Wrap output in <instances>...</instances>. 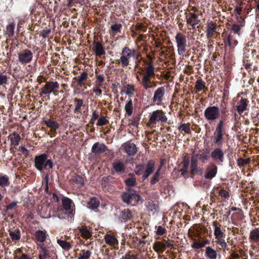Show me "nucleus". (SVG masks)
Returning a JSON list of instances; mask_svg holds the SVG:
<instances>
[{
  "label": "nucleus",
  "mask_w": 259,
  "mask_h": 259,
  "mask_svg": "<svg viewBox=\"0 0 259 259\" xmlns=\"http://www.w3.org/2000/svg\"><path fill=\"white\" fill-rule=\"evenodd\" d=\"M34 162L36 168L39 171H41L48 167L51 169L53 166L52 160L48 159V155L45 153L35 156Z\"/></svg>",
  "instance_id": "obj_1"
},
{
  "label": "nucleus",
  "mask_w": 259,
  "mask_h": 259,
  "mask_svg": "<svg viewBox=\"0 0 259 259\" xmlns=\"http://www.w3.org/2000/svg\"><path fill=\"white\" fill-rule=\"evenodd\" d=\"M149 118V125H153L159 122H165L167 120L165 113L162 110H157L150 113Z\"/></svg>",
  "instance_id": "obj_2"
},
{
  "label": "nucleus",
  "mask_w": 259,
  "mask_h": 259,
  "mask_svg": "<svg viewBox=\"0 0 259 259\" xmlns=\"http://www.w3.org/2000/svg\"><path fill=\"white\" fill-rule=\"evenodd\" d=\"M137 56L136 51L131 50L127 47H124L121 51V56L119 59L120 62L122 67H126L129 65L130 59Z\"/></svg>",
  "instance_id": "obj_3"
},
{
  "label": "nucleus",
  "mask_w": 259,
  "mask_h": 259,
  "mask_svg": "<svg viewBox=\"0 0 259 259\" xmlns=\"http://www.w3.org/2000/svg\"><path fill=\"white\" fill-rule=\"evenodd\" d=\"M175 40L179 54L183 55L186 51L187 46V40L186 35L181 32H178L175 36Z\"/></svg>",
  "instance_id": "obj_4"
},
{
  "label": "nucleus",
  "mask_w": 259,
  "mask_h": 259,
  "mask_svg": "<svg viewBox=\"0 0 259 259\" xmlns=\"http://www.w3.org/2000/svg\"><path fill=\"white\" fill-rule=\"evenodd\" d=\"M121 198L124 202L132 205H136L139 201L141 200L140 195L134 190L124 193Z\"/></svg>",
  "instance_id": "obj_5"
},
{
  "label": "nucleus",
  "mask_w": 259,
  "mask_h": 259,
  "mask_svg": "<svg viewBox=\"0 0 259 259\" xmlns=\"http://www.w3.org/2000/svg\"><path fill=\"white\" fill-rule=\"evenodd\" d=\"M206 120L213 121L218 119L220 116V110L218 106H209L206 108L204 112Z\"/></svg>",
  "instance_id": "obj_6"
},
{
  "label": "nucleus",
  "mask_w": 259,
  "mask_h": 259,
  "mask_svg": "<svg viewBox=\"0 0 259 259\" xmlns=\"http://www.w3.org/2000/svg\"><path fill=\"white\" fill-rule=\"evenodd\" d=\"M33 58V53L28 49H24L20 51L18 54L19 62L22 65H25L30 63Z\"/></svg>",
  "instance_id": "obj_7"
},
{
  "label": "nucleus",
  "mask_w": 259,
  "mask_h": 259,
  "mask_svg": "<svg viewBox=\"0 0 259 259\" xmlns=\"http://www.w3.org/2000/svg\"><path fill=\"white\" fill-rule=\"evenodd\" d=\"M165 94V88L163 87L158 88L155 92L152 100L154 104L159 105L161 104Z\"/></svg>",
  "instance_id": "obj_8"
},
{
  "label": "nucleus",
  "mask_w": 259,
  "mask_h": 259,
  "mask_svg": "<svg viewBox=\"0 0 259 259\" xmlns=\"http://www.w3.org/2000/svg\"><path fill=\"white\" fill-rule=\"evenodd\" d=\"M59 84L57 81L47 82L41 89V94L49 95L53 93L54 90L59 88Z\"/></svg>",
  "instance_id": "obj_9"
},
{
  "label": "nucleus",
  "mask_w": 259,
  "mask_h": 259,
  "mask_svg": "<svg viewBox=\"0 0 259 259\" xmlns=\"http://www.w3.org/2000/svg\"><path fill=\"white\" fill-rule=\"evenodd\" d=\"M211 157L219 164H221L224 161V153L223 150L219 148L215 149L211 152Z\"/></svg>",
  "instance_id": "obj_10"
},
{
  "label": "nucleus",
  "mask_w": 259,
  "mask_h": 259,
  "mask_svg": "<svg viewBox=\"0 0 259 259\" xmlns=\"http://www.w3.org/2000/svg\"><path fill=\"white\" fill-rule=\"evenodd\" d=\"M187 24L195 28V26L198 24L200 20L198 16L194 13H186Z\"/></svg>",
  "instance_id": "obj_11"
},
{
  "label": "nucleus",
  "mask_w": 259,
  "mask_h": 259,
  "mask_svg": "<svg viewBox=\"0 0 259 259\" xmlns=\"http://www.w3.org/2000/svg\"><path fill=\"white\" fill-rule=\"evenodd\" d=\"M121 147L128 155H134L137 152V147L134 143H124L121 146Z\"/></svg>",
  "instance_id": "obj_12"
},
{
  "label": "nucleus",
  "mask_w": 259,
  "mask_h": 259,
  "mask_svg": "<svg viewBox=\"0 0 259 259\" xmlns=\"http://www.w3.org/2000/svg\"><path fill=\"white\" fill-rule=\"evenodd\" d=\"M206 33L208 38L212 37L217 30V24L212 21H208L206 23Z\"/></svg>",
  "instance_id": "obj_13"
},
{
  "label": "nucleus",
  "mask_w": 259,
  "mask_h": 259,
  "mask_svg": "<svg viewBox=\"0 0 259 259\" xmlns=\"http://www.w3.org/2000/svg\"><path fill=\"white\" fill-rule=\"evenodd\" d=\"M62 206L64 209L66 210H70L69 214L73 216V208L74 207V204L72 201L69 198L64 197L62 199Z\"/></svg>",
  "instance_id": "obj_14"
},
{
  "label": "nucleus",
  "mask_w": 259,
  "mask_h": 259,
  "mask_svg": "<svg viewBox=\"0 0 259 259\" xmlns=\"http://www.w3.org/2000/svg\"><path fill=\"white\" fill-rule=\"evenodd\" d=\"M218 168L214 163H211L206 168L205 178L212 179L217 174Z\"/></svg>",
  "instance_id": "obj_15"
},
{
  "label": "nucleus",
  "mask_w": 259,
  "mask_h": 259,
  "mask_svg": "<svg viewBox=\"0 0 259 259\" xmlns=\"http://www.w3.org/2000/svg\"><path fill=\"white\" fill-rule=\"evenodd\" d=\"M107 150L106 146L102 143L97 142L92 147V152L97 155L104 152Z\"/></svg>",
  "instance_id": "obj_16"
},
{
  "label": "nucleus",
  "mask_w": 259,
  "mask_h": 259,
  "mask_svg": "<svg viewBox=\"0 0 259 259\" xmlns=\"http://www.w3.org/2000/svg\"><path fill=\"white\" fill-rule=\"evenodd\" d=\"M248 103V101L246 99L242 98L241 99L240 101L237 103L236 108L238 114L241 115L247 109Z\"/></svg>",
  "instance_id": "obj_17"
},
{
  "label": "nucleus",
  "mask_w": 259,
  "mask_h": 259,
  "mask_svg": "<svg viewBox=\"0 0 259 259\" xmlns=\"http://www.w3.org/2000/svg\"><path fill=\"white\" fill-rule=\"evenodd\" d=\"M93 45V50L96 56L101 57L105 54V51L101 42L94 41Z\"/></svg>",
  "instance_id": "obj_18"
},
{
  "label": "nucleus",
  "mask_w": 259,
  "mask_h": 259,
  "mask_svg": "<svg viewBox=\"0 0 259 259\" xmlns=\"http://www.w3.org/2000/svg\"><path fill=\"white\" fill-rule=\"evenodd\" d=\"M105 242L113 248H117L118 245V240L110 234H106L104 236Z\"/></svg>",
  "instance_id": "obj_19"
},
{
  "label": "nucleus",
  "mask_w": 259,
  "mask_h": 259,
  "mask_svg": "<svg viewBox=\"0 0 259 259\" xmlns=\"http://www.w3.org/2000/svg\"><path fill=\"white\" fill-rule=\"evenodd\" d=\"M155 162L153 160H149L146 166L145 172L143 176L144 179H147L149 176L151 174L154 170Z\"/></svg>",
  "instance_id": "obj_20"
},
{
  "label": "nucleus",
  "mask_w": 259,
  "mask_h": 259,
  "mask_svg": "<svg viewBox=\"0 0 259 259\" xmlns=\"http://www.w3.org/2000/svg\"><path fill=\"white\" fill-rule=\"evenodd\" d=\"M197 156L193 155L191 160V171L193 174L201 173V169H198L197 167Z\"/></svg>",
  "instance_id": "obj_21"
},
{
  "label": "nucleus",
  "mask_w": 259,
  "mask_h": 259,
  "mask_svg": "<svg viewBox=\"0 0 259 259\" xmlns=\"http://www.w3.org/2000/svg\"><path fill=\"white\" fill-rule=\"evenodd\" d=\"M9 139L10 141L11 145L17 146L21 140V137L19 134L13 132L9 135Z\"/></svg>",
  "instance_id": "obj_22"
},
{
  "label": "nucleus",
  "mask_w": 259,
  "mask_h": 259,
  "mask_svg": "<svg viewBox=\"0 0 259 259\" xmlns=\"http://www.w3.org/2000/svg\"><path fill=\"white\" fill-rule=\"evenodd\" d=\"M145 72L144 75L150 77H154L155 76L154 71V67L152 62H150L148 65L145 68Z\"/></svg>",
  "instance_id": "obj_23"
},
{
  "label": "nucleus",
  "mask_w": 259,
  "mask_h": 259,
  "mask_svg": "<svg viewBox=\"0 0 259 259\" xmlns=\"http://www.w3.org/2000/svg\"><path fill=\"white\" fill-rule=\"evenodd\" d=\"M44 122L47 126L51 128V131L52 132L56 133L57 130L59 127V124L55 121L48 119L44 120Z\"/></svg>",
  "instance_id": "obj_24"
},
{
  "label": "nucleus",
  "mask_w": 259,
  "mask_h": 259,
  "mask_svg": "<svg viewBox=\"0 0 259 259\" xmlns=\"http://www.w3.org/2000/svg\"><path fill=\"white\" fill-rule=\"evenodd\" d=\"M205 256L209 259H216L217 257V251L210 246H208L205 249Z\"/></svg>",
  "instance_id": "obj_25"
},
{
  "label": "nucleus",
  "mask_w": 259,
  "mask_h": 259,
  "mask_svg": "<svg viewBox=\"0 0 259 259\" xmlns=\"http://www.w3.org/2000/svg\"><path fill=\"white\" fill-rule=\"evenodd\" d=\"M100 205V201L95 197L90 198L88 202L87 206L89 208L95 210L97 209Z\"/></svg>",
  "instance_id": "obj_26"
},
{
  "label": "nucleus",
  "mask_w": 259,
  "mask_h": 259,
  "mask_svg": "<svg viewBox=\"0 0 259 259\" xmlns=\"http://www.w3.org/2000/svg\"><path fill=\"white\" fill-rule=\"evenodd\" d=\"M249 238L251 241L259 243V229L256 228L251 231Z\"/></svg>",
  "instance_id": "obj_27"
},
{
  "label": "nucleus",
  "mask_w": 259,
  "mask_h": 259,
  "mask_svg": "<svg viewBox=\"0 0 259 259\" xmlns=\"http://www.w3.org/2000/svg\"><path fill=\"white\" fill-rule=\"evenodd\" d=\"M47 232L46 231H37L35 233L36 240L40 242H43L47 238Z\"/></svg>",
  "instance_id": "obj_28"
},
{
  "label": "nucleus",
  "mask_w": 259,
  "mask_h": 259,
  "mask_svg": "<svg viewBox=\"0 0 259 259\" xmlns=\"http://www.w3.org/2000/svg\"><path fill=\"white\" fill-rule=\"evenodd\" d=\"M195 88L196 92H199L201 91H205L207 90V88L205 86V83L201 79H198L195 82Z\"/></svg>",
  "instance_id": "obj_29"
},
{
  "label": "nucleus",
  "mask_w": 259,
  "mask_h": 259,
  "mask_svg": "<svg viewBox=\"0 0 259 259\" xmlns=\"http://www.w3.org/2000/svg\"><path fill=\"white\" fill-rule=\"evenodd\" d=\"M132 216V212L129 209H123L120 214V218L124 222L131 219Z\"/></svg>",
  "instance_id": "obj_30"
},
{
  "label": "nucleus",
  "mask_w": 259,
  "mask_h": 259,
  "mask_svg": "<svg viewBox=\"0 0 259 259\" xmlns=\"http://www.w3.org/2000/svg\"><path fill=\"white\" fill-rule=\"evenodd\" d=\"M213 225L214 227V235L215 239L225 237V234L222 232L221 229L218 227L215 221L213 222Z\"/></svg>",
  "instance_id": "obj_31"
},
{
  "label": "nucleus",
  "mask_w": 259,
  "mask_h": 259,
  "mask_svg": "<svg viewBox=\"0 0 259 259\" xmlns=\"http://www.w3.org/2000/svg\"><path fill=\"white\" fill-rule=\"evenodd\" d=\"M81 236L85 239H88L91 236V233L85 226H82L79 229Z\"/></svg>",
  "instance_id": "obj_32"
},
{
  "label": "nucleus",
  "mask_w": 259,
  "mask_h": 259,
  "mask_svg": "<svg viewBox=\"0 0 259 259\" xmlns=\"http://www.w3.org/2000/svg\"><path fill=\"white\" fill-rule=\"evenodd\" d=\"M165 245L161 242L157 241L153 244V248L157 253H162L165 249Z\"/></svg>",
  "instance_id": "obj_33"
},
{
  "label": "nucleus",
  "mask_w": 259,
  "mask_h": 259,
  "mask_svg": "<svg viewBox=\"0 0 259 259\" xmlns=\"http://www.w3.org/2000/svg\"><path fill=\"white\" fill-rule=\"evenodd\" d=\"M216 243L220 245L219 249L223 251L229 250V248L227 245V243L225 241V237L220 238L219 239H216Z\"/></svg>",
  "instance_id": "obj_34"
},
{
  "label": "nucleus",
  "mask_w": 259,
  "mask_h": 259,
  "mask_svg": "<svg viewBox=\"0 0 259 259\" xmlns=\"http://www.w3.org/2000/svg\"><path fill=\"white\" fill-rule=\"evenodd\" d=\"M113 167L115 171L123 172L125 170V167L123 162L121 161H115L113 163Z\"/></svg>",
  "instance_id": "obj_35"
},
{
  "label": "nucleus",
  "mask_w": 259,
  "mask_h": 259,
  "mask_svg": "<svg viewBox=\"0 0 259 259\" xmlns=\"http://www.w3.org/2000/svg\"><path fill=\"white\" fill-rule=\"evenodd\" d=\"M111 31L110 33L114 36L118 33H120L121 32V29L122 28V25L121 24H112L111 26Z\"/></svg>",
  "instance_id": "obj_36"
},
{
  "label": "nucleus",
  "mask_w": 259,
  "mask_h": 259,
  "mask_svg": "<svg viewBox=\"0 0 259 259\" xmlns=\"http://www.w3.org/2000/svg\"><path fill=\"white\" fill-rule=\"evenodd\" d=\"M124 109L126 114L128 116H131L132 115L133 112L134 107L132 99H130L129 101L126 103L124 107Z\"/></svg>",
  "instance_id": "obj_37"
},
{
  "label": "nucleus",
  "mask_w": 259,
  "mask_h": 259,
  "mask_svg": "<svg viewBox=\"0 0 259 259\" xmlns=\"http://www.w3.org/2000/svg\"><path fill=\"white\" fill-rule=\"evenodd\" d=\"M178 130L181 132H184L186 134H191L190 123H183L178 126Z\"/></svg>",
  "instance_id": "obj_38"
},
{
  "label": "nucleus",
  "mask_w": 259,
  "mask_h": 259,
  "mask_svg": "<svg viewBox=\"0 0 259 259\" xmlns=\"http://www.w3.org/2000/svg\"><path fill=\"white\" fill-rule=\"evenodd\" d=\"M214 135H215V136L214 139V142L217 144H222L223 136V132L215 131Z\"/></svg>",
  "instance_id": "obj_39"
},
{
  "label": "nucleus",
  "mask_w": 259,
  "mask_h": 259,
  "mask_svg": "<svg viewBox=\"0 0 259 259\" xmlns=\"http://www.w3.org/2000/svg\"><path fill=\"white\" fill-rule=\"evenodd\" d=\"M92 252L90 250H81L77 259H88L91 255Z\"/></svg>",
  "instance_id": "obj_40"
},
{
  "label": "nucleus",
  "mask_w": 259,
  "mask_h": 259,
  "mask_svg": "<svg viewBox=\"0 0 259 259\" xmlns=\"http://www.w3.org/2000/svg\"><path fill=\"white\" fill-rule=\"evenodd\" d=\"M57 243L63 249H69L71 247V244L69 242H67L61 239H58Z\"/></svg>",
  "instance_id": "obj_41"
},
{
  "label": "nucleus",
  "mask_w": 259,
  "mask_h": 259,
  "mask_svg": "<svg viewBox=\"0 0 259 259\" xmlns=\"http://www.w3.org/2000/svg\"><path fill=\"white\" fill-rule=\"evenodd\" d=\"M188 166H189L188 162H184L183 163V167L180 170V171L181 172V175L185 178H187L188 177Z\"/></svg>",
  "instance_id": "obj_42"
},
{
  "label": "nucleus",
  "mask_w": 259,
  "mask_h": 259,
  "mask_svg": "<svg viewBox=\"0 0 259 259\" xmlns=\"http://www.w3.org/2000/svg\"><path fill=\"white\" fill-rule=\"evenodd\" d=\"M209 243V241L208 240H205L202 242H194L192 247L196 249H199L204 247L206 244Z\"/></svg>",
  "instance_id": "obj_43"
},
{
  "label": "nucleus",
  "mask_w": 259,
  "mask_h": 259,
  "mask_svg": "<svg viewBox=\"0 0 259 259\" xmlns=\"http://www.w3.org/2000/svg\"><path fill=\"white\" fill-rule=\"evenodd\" d=\"M7 33L9 36H12L14 33L15 24L14 23H11L7 27Z\"/></svg>",
  "instance_id": "obj_44"
},
{
  "label": "nucleus",
  "mask_w": 259,
  "mask_h": 259,
  "mask_svg": "<svg viewBox=\"0 0 259 259\" xmlns=\"http://www.w3.org/2000/svg\"><path fill=\"white\" fill-rule=\"evenodd\" d=\"M135 92V86L133 84H127L126 87L125 93L128 96H133Z\"/></svg>",
  "instance_id": "obj_45"
},
{
  "label": "nucleus",
  "mask_w": 259,
  "mask_h": 259,
  "mask_svg": "<svg viewBox=\"0 0 259 259\" xmlns=\"http://www.w3.org/2000/svg\"><path fill=\"white\" fill-rule=\"evenodd\" d=\"M74 101L76 104L74 109V112H77L80 110L81 107L83 105V101L81 99L75 98L74 99Z\"/></svg>",
  "instance_id": "obj_46"
},
{
  "label": "nucleus",
  "mask_w": 259,
  "mask_h": 259,
  "mask_svg": "<svg viewBox=\"0 0 259 259\" xmlns=\"http://www.w3.org/2000/svg\"><path fill=\"white\" fill-rule=\"evenodd\" d=\"M9 234L13 240H18L20 238V233L19 230L11 231Z\"/></svg>",
  "instance_id": "obj_47"
},
{
  "label": "nucleus",
  "mask_w": 259,
  "mask_h": 259,
  "mask_svg": "<svg viewBox=\"0 0 259 259\" xmlns=\"http://www.w3.org/2000/svg\"><path fill=\"white\" fill-rule=\"evenodd\" d=\"M160 171V168H159L156 171V172L154 174V176H153L151 180V184L152 185H154L155 183H156L158 180L159 178V174Z\"/></svg>",
  "instance_id": "obj_48"
},
{
  "label": "nucleus",
  "mask_w": 259,
  "mask_h": 259,
  "mask_svg": "<svg viewBox=\"0 0 259 259\" xmlns=\"http://www.w3.org/2000/svg\"><path fill=\"white\" fill-rule=\"evenodd\" d=\"M87 77H88V73L84 71L82 72V73L80 74V75L78 77V79L77 80L78 84H79L80 85H81L83 82L87 80Z\"/></svg>",
  "instance_id": "obj_49"
},
{
  "label": "nucleus",
  "mask_w": 259,
  "mask_h": 259,
  "mask_svg": "<svg viewBox=\"0 0 259 259\" xmlns=\"http://www.w3.org/2000/svg\"><path fill=\"white\" fill-rule=\"evenodd\" d=\"M9 184V179L7 176H2L0 177V186H7Z\"/></svg>",
  "instance_id": "obj_50"
},
{
  "label": "nucleus",
  "mask_w": 259,
  "mask_h": 259,
  "mask_svg": "<svg viewBox=\"0 0 259 259\" xmlns=\"http://www.w3.org/2000/svg\"><path fill=\"white\" fill-rule=\"evenodd\" d=\"M96 77L97 78V83L98 86L100 87L102 85L103 82L104 80L105 77L103 74H96Z\"/></svg>",
  "instance_id": "obj_51"
},
{
  "label": "nucleus",
  "mask_w": 259,
  "mask_h": 259,
  "mask_svg": "<svg viewBox=\"0 0 259 259\" xmlns=\"http://www.w3.org/2000/svg\"><path fill=\"white\" fill-rule=\"evenodd\" d=\"M108 123V120L106 119V117L101 116L98 120L97 125L98 126H103L107 124Z\"/></svg>",
  "instance_id": "obj_52"
},
{
  "label": "nucleus",
  "mask_w": 259,
  "mask_h": 259,
  "mask_svg": "<svg viewBox=\"0 0 259 259\" xmlns=\"http://www.w3.org/2000/svg\"><path fill=\"white\" fill-rule=\"evenodd\" d=\"M39 255L45 257H46L48 255V250L46 248L44 244H42L40 246Z\"/></svg>",
  "instance_id": "obj_53"
},
{
  "label": "nucleus",
  "mask_w": 259,
  "mask_h": 259,
  "mask_svg": "<svg viewBox=\"0 0 259 259\" xmlns=\"http://www.w3.org/2000/svg\"><path fill=\"white\" fill-rule=\"evenodd\" d=\"M198 156H199V159L202 162H205V161H207L209 158L208 153H206V152H202Z\"/></svg>",
  "instance_id": "obj_54"
},
{
  "label": "nucleus",
  "mask_w": 259,
  "mask_h": 259,
  "mask_svg": "<svg viewBox=\"0 0 259 259\" xmlns=\"http://www.w3.org/2000/svg\"><path fill=\"white\" fill-rule=\"evenodd\" d=\"M125 184L128 186H134L136 184V178L134 177H132L125 181Z\"/></svg>",
  "instance_id": "obj_55"
},
{
  "label": "nucleus",
  "mask_w": 259,
  "mask_h": 259,
  "mask_svg": "<svg viewBox=\"0 0 259 259\" xmlns=\"http://www.w3.org/2000/svg\"><path fill=\"white\" fill-rule=\"evenodd\" d=\"M7 82L8 76L3 73H0V85L5 84Z\"/></svg>",
  "instance_id": "obj_56"
},
{
  "label": "nucleus",
  "mask_w": 259,
  "mask_h": 259,
  "mask_svg": "<svg viewBox=\"0 0 259 259\" xmlns=\"http://www.w3.org/2000/svg\"><path fill=\"white\" fill-rule=\"evenodd\" d=\"M98 112L97 110L93 111L92 115H91V122L94 123L95 121L98 119Z\"/></svg>",
  "instance_id": "obj_57"
},
{
  "label": "nucleus",
  "mask_w": 259,
  "mask_h": 259,
  "mask_svg": "<svg viewBox=\"0 0 259 259\" xmlns=\"http://www.w3.org/2000/svg\"><path fill=\"white\" fill-rule=\"evenodd\" d=\"M219 195L221 197L228 198L230 197L228 192L224 189H221L219 192Z\"/></svg>",
  "instance_id": "obj_58"
},
{
  "label": "nucleus",
  "mask_w": 259,
  "mask_h": 259,
  "mask_svg": "<svg viewBox=\"0 0 259 259\" xmlns=\"http://www.w3.org/2000/svg\"><path fill=\"white\" fill-rule=\"evenodd\" d=\"M50 32L51 30L50 29L45 28L40 32V35L44 38L47 37L49 36Z\"/></svg>",
  "instance_id": "obj_59"
},
{
  "label": "nucleus",
  "mask_w": 259,
  "mask_h": 259,
  "mask_svg": "<svg viewBox=\"0 0 259 259\" xmlns=\"http://www.w3.org/2000/svg\"><path fill=\"white\" fill-rule=\"evenodd\" d=\"M144 170V166L143 165H140L137 166L135 169V172L137 175H140Z\"/></svg>",
  "instance_id": "obj_60"
},
{
  "label": "nucleus",
  "mask_w": 259,
  "mask_h": 259,
  "mask_svg": "<svg viewBox=\"0 0 259 259\" xmlns=\"http://www.w3.org/2000/svg\"><path fill=\"white\" fill-rule=\"evenodd\" d=\"M232 30L236 34H239L240 30V26L238 24H234L232 26Z\"/></svg>",
  "instance_id": "obj_61"
},
{
  "label": "nucleus",
  "mask_w": 259,
  "mask_h": 259,
  "mask_svg": "<svg viewBox=\"0 0 259 259\" xmlns=\"http://www.w3.org/2000/svg\"><path fill=\"white\" fill-rule=\"evenodd\" d=\"M165 232V229L161 226H158L156 233L158 235H162Z\"/></svg>",
  "instance_id": "obj_62"
},
{
  "label": "nucleus",
  "mask_w": 259,
  "mask_h": 259,
  "mask_svg": "<svg viewBox=\"0 0 259 259\" xmlns=\"http://www.w3.org/2000/svg\"><path fill=\"white\" fill-rule=\"evenodd\" d=\"M14 259H31L27 255L22 254L21 256L18 255H14Z\"/></svg>",
  "instance_id": "obj_63"
},
{
  "label": "nucleus",
  "mask_w": 259,
  "mask_h": 259,
  "mask_svg": "<svg viewBox=\"0 0 259 259\" xmlns=\"http://www.w3.org/2000/svg\"><path fill=\"white\" fill-rule=\"evenodd\" d=\"M122 259H138V258L133 254H126Z\"/></svg>",
  "instance_id": "obj_64"
}]
</instances>
